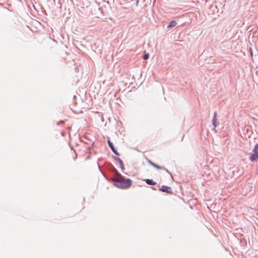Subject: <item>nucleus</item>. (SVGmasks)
Wrapping results in <instances>:
<instances>
[{"label": "nucleus", "mask_w": 258, "mask_h": 258, "mask_svg": "<svg viewBox=\"0 0 258 258\" xmlns=\"http://www.w3.org/2000/svg\"><path fill=\"white\" fill-rule=\"evenodd\" d=\"M146 160L147 161V162L151 165H152V166H153L154 167L156 168V169H160V170H165V168L164 167H161V166H160L157 164H156L155 163H154V162H153L152 161H151L150 159H149L148 158H146Z\"/></svg>", "instance_id": "nucleus-4"}, {"label": "nucleus", "mask_w": 258, "mask_h": 258, "mask_svg": "<svg viewBox=\"0 0 258 258\" xmlns=\"http://www.w3.org/2000/svg\"><path fill=\"white\" fill-rule=\"evenodd\" d=\"M213 125L215 127H216L217 126V118H216V113L215 112L214 113V116L213 117Z\"/></svg>", "instance_id": "nucleus-8"}, {"label": "nucleus", "mask_w": 258, "mask_h": 258, "mask_svg": "<svg viewBox=\"0 0 258 258\" xmlns=\"http://www.w3.org/2000/svg\"><path fill=\"white\" fill-rule=\"evenodd\" d=\"M249 159L251 161H257L258 159V144L254 145V149L252 150Z\"/></svg>", "instance_id": "nucleus-3"}, {"label": "nucleus", "mask_w": 258, "mask_h": 258, "mask_svg": "<svg viewBox=\"0 0 258 258\" xmlns=\"http://www.w3.org/2000/svg\"><path fill=\"white\" fill-rule=\"evenodd\" d=\"M173 35V34H172L171 36H170V38H172V36ZM175 35H174V38H175Z\"/></svg>", "instance_id": "nucleus-14"}, {"label": "nucleus", "mask_w": 258, "mask_h": 258, "mask_svg": "<svg viewBox=\"0 0 258 258\" xmlns=\"http://www.w3.org/2000/svg\"><path fill=\"white\" fill-rule=\"evenodd\" d=\"M113 180L116 182L115 185L118 187L127 188L132 185V180L130 179L124 178L120 175L114 178Z\"/></svg>", "instance_id": "nucleus-1"}, {"label": "nucleus", "mask_w": 258, "mask_h": 258, "mask_svg": "<svg viewBox=\"0 0 258 258\" xmlns=\"http://www.w3.org/2000/svg\"><path fill=\"white\" fill-rule=\"evenodd\" d=\"M146 182L149 185H155L156 183L152 179H147L145 180Z\"/></svg>", "instance_id": "nucleus-9"}, {"label": "nucleus", "mask_w": 258, "mask_h": 258, "mask_svg": "<svg viewBox=\"0 0 258 258\" xmlns=\"http://www.w3.org/2000/svg\"><path fill=\"white\" fill-rule=\"evenodd\" d=\"M149 57V53H145L143 56V58L144 59V60H146Z\"/></svg>", "instance_id": "nucleus-10"}, {"label": "nucleus", "mask_w": 258, "mask_h": 258, "mask_svg": "<svg viewBox=\"0 0 258 258\" xmlns=\"http://www.w3.org/2000/svg\"><path fill=\"white\" fill-rule=\"evenodd\" d=\"M177 24L176 21L173 20L171 21L167 26V28H171L174 27Z\"/></svg>", "instance_id": "nucleus-7"}, {"label": "nucleus", "mask_w": 258, "mask_h": 258, "mask_svg": "<svg viewBox=\"0 0 258 258\" xmlns=\"http://www.w3.org/2000/svg\"><path fill=\"white\" fill-rule=\"evenodd\" d=\"M187 16V14H183L182 16H178V24L182 25L184 23H186L185 21H184V18ZM179 25H178L179 26Z\"/></svg>", "instance_id": "nucleus-5"}, {"label": "nucleus", "mask_w": 258, "mask_h": 258, "mask_svg": "<svg viewBox=\"0 0 258 258\" xmlns=\"http://www.w3.org/2000/svg\"><path fill=\"white\" fill-rule=\"evenodd\" d=\"M118 160H119V163L121 165V167L123 166V163H122V161L120 159H118ZM123 168V167H122Z\"/></svg>", "instance_id": "nucleus-12"}, {"label": "nucleus", "mask_w": 258, "mask_h": 258, "mask_svg": "<svg viewBox=\"0 0 258 258\" xmlns=\"http://www.w3.org/2000/svg\"><path fill=\"white\" fill-rule=\"evenodd\" d=\"M108 143L109 146L111 149L112 152L115 155H118V153L117 151L115 149L113 144L109 140H108Z\"/></svg>", "instance_id": "nucleus-6"}, {"label": "nucleus", "mask_w": 258, "mask_h": 258, "mask_svg": "<svg viewBox=\"0 0 258 258\" xmlns=\"http://www.w3.org/2000/svg\"><path fill=\"white\" fill-rule=\"evenodd\" d=\"M179 45H181V44H180L178 43V47L179 46Z\"/></svg>", "instance_id": "nucleus-15"}, {"label": "nucleus", "mask_w": 258, "mask_h": 258, "mask_svg": "<svg viewBox=\"0 0 258 258\" xmlns=\"http://www.w3.org/2000/svg\"><path fill=\"white\" fill-rule=\"evenodd\" d=\"M168 187L166 186H163L160 189L161 191H167Z\"/></svg>", "instance_id": "nucleus-11"}, {"label": "nucleus", "mask_w": 258, "mask_h": 258, "mask_svg": "<svg viewBox=\"0 0 258 258\" xmlns=\"http://www.w3.org/2000/svg\"><path fill=\"white\" fill-rule=\"evenodd\" d=\"M249 51H250V54L252 56V52L250 51V49H249Z\"/></svg>", "instance_id": "nucleus-13"}, {"label": "nucleus", "mask_w": 258, "mask_h": 258, "mask_svg": "<svg viewBox=\"0 0 258 258\" xmlns=\"http://www.w3.org/2000/svg\"><path fill=\"white\" fill-rule=\"evenodd\" d=\"M208 13L213 19L219 16V10L216 5H211L209 7Z\"/></svg>", "instance_id": "nucleus-2"}]
</instances>
